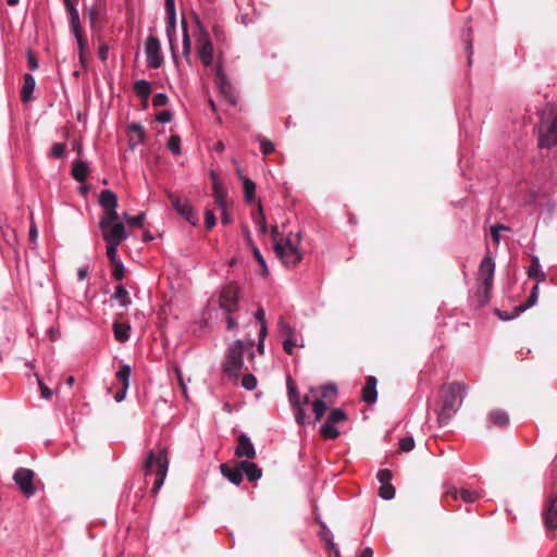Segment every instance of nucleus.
I'll return each mask as SVG.
<instances>
[{
  "mask_svg": "<svg viewBox=\"0 0 557 557\" xmlns=\"http://www.w3.org/2000/svg\"><path fill=\"white\" fill-rule=\"evenodd\" d=\"M34 479L35 472L27 468H18L13 474L14 482L18 486L21 493L26 497H30L36 493Z\"/></svg>",
  "mask_w": 557,
  "mask_h": 557,
  "instance_id": "9",
  "label": "nucleus"
},
{
  "mask_svg": "<svg viewBox=\"0 0 557 557\" xmlns=\"http://www.w3.org/2000/svg\"><path fill=\"white\" fill-rule=\"evenodd\" d=\"M128 132L131 135L128 139V146L131 149H135V147L141 143H144L146 134L144 127L139 123H133L128 126Z\"/></svg>",
  "mask_w": 557,
  "mask_h": 557,
  "instance_id": "24",
  "label": "nucleus"
},
{
  "mask_svg": "<svg viewBox=\"0 0 557 557\" xmlns=\"http://www.w3.org/2000/svg\"><path fill=\"white\" fill-rule=\"evenodd\" d=\"M300 233L289 232L284 238H281V263L286 268H293L302 259L299 248Z\"/></svg>",
  "mask_w": 557,
  "mask_h": 557,
  "instance_id": "5",
  "label": "nucleus"
},
{
  "mask_svg": "<svg viewBox=\"0 0 557 557\" xmlns=\"http://www.w3.org/2000/svg\"><path fill=\"white\" fill-rule=\"evenodd\" d=\"M488 421L494 426H505L509 423V416L506 411L496 409L488 413Z\"/></svg>",
  "mask_w": 557,
  "mask_h": 557,
  "instance_id": "26",
  "label": "nucleus"
},
{
  "mask_svg": "<svg viewBox=\"0 0 557 557\" xmlns=\"http://www.w3.org/2000/svg\"><path fill=\"white\" fill-rule=\"evenodd\" d=\"M131 367L127 364H123L120 370L116 372V379L122 382V386H129V376H131Z\"/></svg>",
  "mask_w": 557,
  "mask_h": 557,
  "instance_id": "35",
  "label": "nucleus"
},
{
  "mask_svg": "<svg viewBox=\"0 0 557 557\" xmlns=\"http://www.w3.org/2000/svg\"><path fill=\"white\" fill-rule=\"evenodd\" d=\"M557 145V106L549 104L541 116L539 135L540 148H552Z\"/></svg>",
  "mask_w": 557,
  "mask_h": 557,
  "instance_id": "4",
  "label": "nucleus"
},
{
  "mask_svg": "<svg viewBox=\"0 0 557 557\" xmlns=\"http://www.w3.org/2000/svg\"><path fill=\"white\" fill-rule=\"evenodd\" d=\"M377 381L374 376L367 377L366 386L362 388V399L368 404H374L377 398L376 392Z\"/></svg>",
  "mask_w": 557,
  "mask_h": 557,
  "instance_id": "23",
  "label": "nucleus"
},
{
  "mask_svg": "<svg viewBox=\"0 0 557 557\" xmlns=\"http://www.w3.org/2000/svg\"><path fill=\"white\" fill-rule=\"evenodd\" d=\"M528 275L530 277L536 278V284H540L545 281L546 274L541 270L537 257H533L532 264L530 265L528 271Z\"/></svg>",
  "mask_w": 557,
  "mask_h": 557,
  "instance_id": "28",
  "label": "nucleus"
},
{
  "mask_svg": "<svg viewBox=\"0 0 557 557\" xmlns=\"http://www.w3.org/2000/svg\"><path fill=\"white\" fill-rule=\"evenodd\" d=\"M166 194L176 212L191 225H197L198 219L189 201L177 194L171 191Z\"/></svg>",
  "mask_w": 557,
  "mask_h": 557,
  "instance_id": "10",
  "label": "nucleus"
},
{
  "mask_svg": "<svg viewBox=\"0 0 557 557\" xmlns=\"http://www.w3.org/2000/svg\"><path fill=\"white\" fill-rule=\"evenodd\" d=\"M27 59H28V65L32 70H37L38 69V62L35 58V55L32 53V52H28L27 54Z\"/></svg>",
  "mask_w": 557,
  "mask_h": 557,
  "instance_id": "62",
  "label": "nucleus"
},
{
  "mask_svg": "<svg viewBox=\"0 0 557 557\" xmlns=\"http://www.w3.org/2000/svg\"><path fill=\"white\" fill-rule=\"evenodd\" d=\"M392 472L387 469H382L377 472V480L382 484H389L392 481Z\"/></svg>",
  "mask_w": 557,
  "mask_h": 557,
  "instance_id": "46",
  "label": "nucleus"
},
{
  "mask_svg": "<svg viewBox=\"0 0 557 557\" xmlns=\"http://www.w3.org/2000/svg\"><path fill=\"white\" fill-rule=\"evenodd\" d=\"M239 287L236 283L227 284L220 294V307L231 314L237 309Z\"/></svg>",
  "mask_w": 557,
  "mask_h": 557,
  "instance_id": "12",
  "label": "nucleus"
},
{
  "mask_svg": "<svg viewBox=\"0 0 557 557\" xmlns=\"http://www.w3.org/2000/svg\"><path fill=\"white\" fill-rule=\"evenodd\" d=\"M447 495H450L454 499H461L465 503H474L480 497L481 494L476 491H470L467 488H457V487H449L446 492Z\"/></svg>",
  "mask_w": 557,
  "mask_h": 557,
  "instance_id": "21",
  "label": "nucleus"
},
{
  "mask_svg": "<svg viewBox=\"0 0 557 557\" xmlns=\"http://www.w3.org/2000/svg\"><path fill=\"white\" fill-rule=\"evenodd\" d=\"M145 218H146V213L141 212V213L137 214L136 216H131L128 219V223L132 225L141 227L144 225Z\"/></svg>",
  "mask_w": 557,
  "mask_h": 557,
  "instance_id": "54",
  "label": "nucleus"
},
{
  "mask_svg": "<svg viewBox=\"0 0 557 557\" xmlns=\"http://www.w3.org/2000/svg\"><path fill=\"white\" fill-rule=\"evenodd\" d=\"M216 83L221 94L233 106L237 103V96L232 84L228 82L226 75L223 73L221 65L216 69Z\"/></svg>",
  "mask_w": 557,
  "mask_h": 557,
  "instance_id": "17",
  "label": "nucleus"
},
{
  "mask_svg": "<svg viewBox=\"0 0 557 557\" xmlns=\"http://www.w3.org/2000/svg\"><path fill=\"white\" fill-rule=\"evenodd\" d=\"M234 455L239 459H253L256 457V449L250 438L246 434H240L237 437V446L235 448Z\"/></svg>",
  "mask_w": 557,
  "mask_h": 557,
  "instance_id": "19",
  "label": "nucleus"
},
{
  "mask_svg": "<svg viewBox=\"0 0 557 557\" xmlns=\"http://www.w3.org/2000/svg\"><path fill=\"white\" fill-rule=\"evenodd\" d=\"M172 112L170 110H163L157 115V121L161 123H168L172 120Z\"/></svg>",
  "mask_w": 557,
  "mask_h": 557,
  "instance_id": "58",
  "label": "nucleus"
},
{
  "mask_svg": "<svg viewBox=\"0 0 557 557\" xmlns=\"http://www.w3.org/2000/svg\"><path fill=\"white\" fill-rule=\"evenodd\" d=\"M119 219H100L99 227L106 243L121 244L127 238L128 234L125 231L123 223L117 222Z\"/></svg>",
  "mask_w": 557,
  "mask_h": 557,
  "instance_id": "7",
  "label": "nucleus"
},
{
  "mask_svg": "<svg viewBox=\"0 0 557 557\" xmlns=\"http://www.w3.org/2000/svg\"><path fill=\"white\" fill-rule=\"evenodd\" d=\"M221 473L233 484L239 485L243 481V474L239 462H237L234 467H231L227 463L220 465Z\"/></svg>",
  "mask_w": 557,
  "mask_h": 557,
  "instance_id": "22",
  "label": "nucleus"
},
{
  "mask_svg": "<svg viewBox=\"0 0 557 557\" xmlns=\"http://www.w3.org/2000/svg\"><path fill=\"white\" fill-rule=\"evenodd\" d=\"M256 319L260 322L261 327L267 326L265 319H264V310L262 308H259L256 311Z\"/></svg>",
  "mask_w": 557,
  "mask_h": 557,
  "instance_id": "61",
  "label": "nucleus"
},
{
  "mask_svg": "<svg viewBox=\"0 0 557 557\" xmlns=\"http://www.w3.org/2000/svg\"><path fill=\"white\" fill-rule=\"evenodd\" d=\"M252 253H253L256 260L258 261V263L261 267V274L262 275H267L268 274V267H267L265 260L263 259L261 252L259 251V249L257 247H253Z\"/></svg>",
  "mask_w": 557,
  "mask_h": 557,
  "instance_id": "43",
  "label": "nucleus"
},
{
  "mask_svg": "<svg viewBox=\"0 0 557 557\" xmlns=\"http://www.w3.org/2000/svg\"><path fill=\"white\" fill-rule=\"evenodd\" d=\"M441 407L437 412L438 423L447 424L457 413L467 394V386L460 382H451L441 387Z\"/></svg>",
  "mask_w": 557,
  "mask_h": 557,
  "instance_id": "1",
  "label": "nucleus"
},
{
  "mask_svg": "<svg viewBox=\"0 0 557 557\" xmlns=\"http://www.w3.org/2000/svg\"><path fill=\"white\" fill-rule=\"evenodd\" d=\"M134 89L136 94L145 99H147L150 95L151 87L147 81L140 79L137 81L134 85Z\"/></svg>",
  "mask_w": 557,
  "mask_h": 557,
  "instance_id": "34",
  "label": "nucleus"
},
{
  "mask_svg": "<svg viewBox=\"0 0 557 557\" xmlns=\"http://www.w3.org/2000/svg\"><path fill=\"white\" fill-rule=\"evenodd\" d=\"M267 333H268L267 326L260 327L259 343H258V350L260 352H263V341H264V337L267 336Z\"/></svg>",
  "mask_w": 557,
  "mask_h": 557,
  "instance_id": "59",
  "label": "nucleus"
},
{
  "mask_svg": "<svg viewBox=\"0 0 557 557\" xmlns=\"http://www.w3.org/2000/svg\"><path fill=\"white\" fill-rule=\"evenodd\" d=\"M127 388L128 387L122 386V389L116 392V394L114 395L115 401L121 403L122 400H124Z\"/></svg>",
  "mask_w": 557,
  "mask_h": 557,
  "instance_id": "63",
  "label": "nucleus"
},
{
  "mask_svg": "<svg viewBox=\"0 0 557 557\" xmlns=\"http://www.w3.org/2000/svg\"><path fill=\"white\" fill-rule=\"evenodd\" d=\"M242 384L248 391H252L257 385V380L252 374H246L243 377Z\"/></svg>",
  "mask_w": 557,
  "mask_h": 557,
  "instance_id": "48",
  "label": "nucleus"
},
{
  "mask_svg": "<svg viewBox=\"0 0 557 557\" xmlns=\"http://www.w3.org/2000/svg\"><path fill=\"white\" fill-rule=\"evenodd\" d=\"M169 450L166 447H160L158 450H149L143 462V472L147 478L154 474L152 494H157L166 478L169 470Z\"/></svg>",
  "mask_w": 557,
  "mask_h": 557,
  "instance_id": "2",
  "label": "nucleus"
},
{
  "mask_svg": "<svg viewBox=\"0 0 557 557\" xmlns=\"http://www.w3.org/2000/svg\"><path fill=\"white\" fill-rule=\"evenodd\" d=\"M326 404L322 399H315L312 404V410L315 414V420H320L326 410Z\"/></svg>",
  "mask_w": 557,
  "mask_h": 557,
  "instance_id": "39",
  "label": "nucleus"
},
{
  "mask_svg": "<svg viewBox=\"0 0 557 557\" xmlns=\"http://www.w3.org/2000/svg\"><path fill=\"white\" fill-rule=\"evenodd\" d=\"M65 148H66V146L63 143L54 144L51 148V157H53L55 159L62 158L64 156Z\"/></svg>",
  "mask_w": 557,
  "mask_h": 557,
  "instance_id": "44",
  "label": "nucleus"
},
{
  "mask_svg": "<svg viewBox=\"0 0 557 557\" xmlns=\"http://www.w3.org/2000/svg\"><path fill=\"white\" fill-rule=\"evenodd\" d=\"M257 140L260 144L261 151L264 156H268L275 150V144L273 141H271L270 139L258 136Z\"/></svg>",
  "mask_w": 557,
  "mask_h": 557,
  "instance_id": "37",
  "label": "nucleus"
},
{
  "mask_svg": "<svg viewBox=\"0 0 557 557\" xmlns=\"http://www.w3.org/2000/svg\"><path fill=\"white\" fill-rule=\"evenodd\" d=\"M504 230H508L506 226L502 225V224H496L494 226H492L491 228V235H492V238L493 240L498 244L499 243V239H500V231H504Z\"/></svg>",
  "mask_w": 557,
  "mask_h": 557,
  "instance_id": "51",
  "label": "nucleus"
},
{
  "mask_svg": "<svg viewBox=\"0 0 557 557\" xmlns=\"http://www.w3.org/2000/svg\"><path fill=\"white\" fill-rule=\"evenodd\" d=\"M113 298L119 300L122 306H127L131 302L128 292L122 284L116 286Z\"/></svg>",
  "mask_w": 557,
  "mask_h": 557,
  "instance_id": "32",
  "label": "nucleus"
},
{
  "mask_svg": "<svg viewBox=\"0 0 557 557\" xmlns=\"http://www.w3.org/2000/svg\"><path fill=\"white\" fill-rule=\"evenodd\" d=\"M544 523L547 530L554 531L557 529V496L549 499V503L544 510Z\"/></svg>",
  "mask_w": 557,
  "mask_h": 557,
  "instance_id": "20",
  "label": "nucleus"
},
{
  "mask_svg": "<svg viewBox=\"0 0 557 557\" xmlns=\"http://www.w3.org/2000/svg\"><path fill=\"white\" fill-rule=\"evenodd\" d=\"M539 298V284H535L531 290V295L528 299V304L522 308V310H525L532 306H534Z\"/></svg>",
  "mask_w": 557,
  "mask_h": 557,
  "instance_id": "45",
  "label": "nucleus"
},
{
  "mask_svg": "<svg viewBox=\"0 0 557 557\" xmlns=\"http://www.w3.org/2000/svg\"><path fill=\"white\" fill-rule=\"evenodd\" d=\"M197 51L198 55L201 60V62L209 66L212 64L213 61V45L209 37V34L203 30L199 29L197 35Z\"/></svg>",
  "mask_w": 557,
  "mask_h": 557,
  "instance_id": "13",
  "label": "nucleus"
},
{
  "mask_svg": "<svg viewBox=\"0 0 557 557\" xmlns=\"http://www.w3.org/2000/svg\"><path fill=\"white\" fill-rule=\"evenodd\" d=\"M35 89V79L30 74H25L24 85L21 90V98L23 102H27L32 98V94Z\"/></svg>",
  "mask_w": 557,
  "mask_h": 557,
  "instance_id": "27",
  "label": "nucleus"
},
{
  "mask_svg": "<svg viewBox=\"0 0 557 557\" xmlns=\"http://www.w3.org/2000/svg\"><path fill=\"white\" fill-rule=\"evenodd\" d=\"M108 51H109V48L107 45H102L100 48H99V58L104 61L107 58H108Z\"/></svg>",
  "mask_w": 557,
  "mask_h": 557,
  "instance_id": "64",
  "label": "nucleus"
},
{
  "mask_svg": "<svg viewBox=\"0 0 557 557\" xmlns=\"http://www.w3.org/2000/svg\"><path fill=\"white\" fill-rule=\"evenodd\" d=\"M145 51L148 59L149 66L152 69H158L161 66L163 58L161 55V47L160 41L156 37H148L146 45H145Z\"/></svg>",
  "mask_w": 557,
  "mask_h": 557,
  "instance_id": "16",
  "label": "nucleus"
},
{
  "mask_svg": "<svg viewBox=\"0 0 557 557\" xmlns=\"http://www.w3.org/2000/svg\"><path fill=\"white\" fill-rule=\"evenodd\" d=\"M253 342L235 341L228 349L225 361L223 362V373L228 379H237L244 368L243 356L246 350H251Z\"/></svg>",
  "mask_w": 557,
  "mask_h": 557,
  "instance_id": "3",
  "label": "nucleus"
},
{
  "mask_svg": "<svg viewBox=\"0 0 557 557\" xmlns=\"http://www.w3.org/2000/svg\"><path fill=\"white\" fill-rule=\"evenodd\" d=\"M288 400L292 407L295 409L296 421L300 424L305 422V413L302 406L309 403V396L306 395L300 399L295 382L289 375L286 377Z\"/></svg>",
  "mask_w": 557,
  "mask_h": 557,
  "instance_id": "8",
  "label": "nucleus"
},
{
  "mask_svg": "<svg viewBox=\"0 0 557 557\" xmlns=\"http://www.w3.org/2000/svg\"><path fill=\"white\" fill-rule=\"evenodd\" d=\"M114 269H113V277L117 281H121L123 277H124V267L122 264V262H115V263H112Z\"/></svg>",
  "mask_w": 557,
  "mask_h": 557,
  "instance_id": "53",
  "label": "nucleus"
},
{
  "mask_svg": "<svg viewBox=\"0 0 557 557\" xmlns=\"http://www.w3.org/2000/svg\"><path fill=\"white\" fill-rule=\"evenodd\" d=\"M239 465L242 469V474L245 473L249 481H256L262 474L261 469L255 462L244 460L239 461Z\"/></svg>",
  "mask_w": 557,
  "mask_h": 557,
  "instance_id": "25",
  "label": "nucleus"
},
{
  "mask_svg": "<svg viewBox=\"0 0 557 557\" xmlns=\"http://www.w3.org/2000/svg\"><path fill=\"white\" fill-rule=\"evenodd\" d=\"M345 420H347V414L343 409L335 408V409L331 410V412L327 417V420L321 426V435L324 438H329V440L337 438L339 435V432L334 426V424L343 422Z\"/></svg>",
  "mask_w": 557,
  "mask_h": 557,
  "instance_id": "11",
  "label": "nucleus"
},
{
  "mask_svg": "<svg viewBox=\"0 0 557 557\" xmlns=\"http://www.w3.org/2000/svg\"><path fill=\"white\" fill-rule=\"evenodd\" d=\"M281 335L284 336L283 348L292 355L295 347H304V341L287 325L281 323Z\"/></svg>",
  "mask_w": 557,
  "mask_h": 557,
  "instance_id": "18",
  "label": "nucleus"
},
{
  "mask_svg": "<svg viewBox=\"0 0 557 557\" xmlns=\"http://www.w3.org/2000/svg\"><path fill=\"white\" fill-rule=\"evenodd\" d=\"M205 223H206V227L208 230H211L212 227H214L216 220H215L214 213L211 210H207L205 212Z\"/></svg>",
  "mask_w": 557,
  "mask_h": 557,
  "instance_id": "52",
  "label": "nucleus"
},
{
  "mask_svg": "<svg viewBox=\"0 0 557 557\" xmlns=\"http://www.w3.org/2000/svg\"><path fill=\"white\" fill-rule=\"evenodd\" d=\"M494 272V260L490 256L484 257L479 267V280L482 282V289L479 290V302L481 306H484L490 300Z\"/></svg>",
  "mask_w": 557,
  "mask_h": 557,
  "instance_id": "6",
  "label": "nucleus"
},
{
  "mask_svg": "<svg viewBox=\"0 0 557 557\" xmlns=\"http://www.w3.org/2000/svg\"><path fill=\"white\" fill-rule=\"evenodd\" d=\"M87 173H88V166L84 161L77 160L73 164L72 175L77 182H83L86 178Z\"/></svg>",
  "mask_w": 557,
  "mask_h": 557,
  "instance_id": "30",
  "label": "nucleus"
},
{
  "mask_svg": "<svg viewBox=\"0 0 557 557\" xmlns=\"http://www.w3.org/2000/svg\"><path fill=\"white\" fill-rule=\"evenodd\" d=\"M38 385L40 388L41 397L45 399H50L52 397V391L40 379H38Z\"/></svg>",
  "mask_w": 557,
  "mask_h": 557,
  "instance_id": "56",
  "label": "nucleus"
},
{
  "mask_svg": "<svg viewBox=\"0 0 557 557\" xmlns=\"http://www.w3.org/2000/svg\"><path fill=\"white\" fill-rule=\"evenodd\" d=\"M174 371H175V374L177 376L178 384H180V386L182 388L183 395L187 399L188 398L187 387H186V384H185V381H184V377H183V374H182V371H181L180 367L175 366L174 367Z\"/></svg>",
  "mask_w": 557,
  "mask_h": 557,
  "instance_id": "49",
  "label": "nucleus"
},
{
  "mask_svg": "<svg viewBox=\"0 0 557 557\" xmlns=\"http://www.w3.org/2000/svg\"><path fill=\"white\" fill-rule=\"evenodd\" d=\"M168 149L174 154H181V138L178 135H172L168 141Z\"/></svg>",
  "mask_w": 557,
  "mask_h": 557,
  "instance_id": "40",
  "label": "nucleus"
},
{
  "mask_svg": "<svg viewBox=\"0 0 557 557\" xmlns=\"http://www.w3.org/2000/svg\"><path fill=\"white\" fill-rule=\"evenodd\" d=\"M120 244L115 243H107V256L110 259L111 263L120 262L117 259V246Z\"/></svg>",
  "mask_w": 557,
  "mask_h": 557,
  "instance_id": "41",
  "label": "nucleus"
},
{
  "mask_svg": "<svg viewBox=\"0 0 557 557\" xmlns=\"http://www.w3.org/2000/svg\"><path fill=\"white\" fill-rule=\"evenodd\" d=\"M165 10L169 16L168 34L175 28V5L174 0H165Z\"/></svg>",
  "mask_w": 557,
  "mask_h": 557,
  "instance_id": "33",
  "label": "nucleus"
},
{
  "mask_svg": "<svg viewBox=\"0 0 557 557\" xmlns=\"http://www.w3.org/2000/svg\"><path fill=\"white\" fill-rule=\"evenodd\" d=\"M243 234H244V237H245V239H246V242H247L248 246H249V247L251 248V250H252V249H253V247H256V246H255V244H253V242H252V238H251L250 232H249V230H248L246 226H244V227H243Z\"/></svg>",
  "mask_w": 557,
  "mask_h": 557,
  "instance_id": "60",
  "label": "nucleus"
},
{
  "mask_svg": "<svg viewBox=\"0 0 557 557\" xmlns=\"http://www.w3.org/2000/svg\"><path fill=\"white\" fill-rule=\"evenodd\" d=\"M70 15H71V27L75 35V38L77 40L78 45V52H79V61L82 64L85 63L84 53L87 48V42L85 37L83 36V30L79 23V15L77 10L74 7L70 8Z\"/></svg>",
  "mask_w": 557,
  "mask_h": 557,
  "instance_id": "15",
  "label": "nucleus"
},
{
  "mask_svg": "<svg viewBox=\"0 0 557 557\" xmlns=\"http://www.w3.org/2000/svg\"><path fill=\"white\" fill-rule=\"evenodd\" d=\"M336 392H337V388L334 384H327V385L323 386V388H322V397L329 398L331 396H335Z\"/></svg>",
  "mask_w": 557,
  "mask_h": 557,
  "instance_id": "55",
  "label": "nucleus"
},
{
  "mask_svg": "<svg viewBox=\"0 0 557 557\" xmlns=\"http://www.w3.org/2000/svg\"><path fill=\"white\" fill-rule=\"evenodd\" d=\"M99 205L104 210L101 219H119L116 212L117 197L112 190L104 189L100 193Z\"/></svg>",
  "mask_w": 557,
  "mask_h": 557,
  "instance_id": "14",
  "label": "nucleus"
},
{
  "mask_svg": "<svg viewBox=\"0 0 557 557\" xmlns=\"http://www.w3.org/2000/svg\"><path fill=\"white\" fill-rule=\"evenodd\" d=\"M414 447V441L412 437L407 436L399 441V449L404 453L411 451Z\"/></svg>",
  "mask_w": 557,
  "mask_h": 557,
  "instance_id": "42",
  "label": "nucleus"
},
{
  "mask_svg": "<svg viewBox=\"0 0 557 557\" xmlns=\"http://www.w3.org/2000/svg\"><path fill=\"white\" fill-rule=\"evenodd\" d=\"M183 27H184V36H183V53L184 55H189L190 53V38L187 34V30H186V27H185V22H183Z\"/></svg>",
  "mask_w": 557,
  "mask_h": 557,
  "instance_id": "50",
  "label": "nucleus"
},
{
  "mask_svg": "<svg viewBox=\"0 0 557 557\" xmlns=\"http://www.w3.org/2000/svg\"><path fill=\"white\" fill-rule=\"evenodd\" d=\"M213 197L215 203L224 210V208H226V189L222 184H215V188H213Z\"/></svg>",
  "mask_w": 557,
  "mask_h": 557,
  "instance_id": "31",
  "label": "nucleus"
},
{
  "mask_svg": "<svg viewBox=\"0 0 557 557\" xmlns=\"http://www.w3.org/2000/svg\"><path fill=\"white\" fill-rule=\"evenodd\" d=\"M395 493H396V491H395V487L392 485V483L382 484L379 488L380 496L385 500L393 499L395 497Z\"/></svg>",
  "mask_w": 557,
  "mask_h": 557,
  "instance_id": "38",
  "label": "nucleus"
},
{
  "mask_svg": "<svg viewBox=\"0 0 557 557\" xmlns=\"http://www.w3.org/2000/svg\"><path fill=\"white\" fill-rule=\"evenodd\" d=\"M168 103V97L165 94H157L152 99L154 107H163Z\"/></svg>",
  "mask_w": 557,
  "mask_h": 557,
  "instance_id": "57",
  "label": "nucleus"
},
{
  "mask_svg": "<svg viewBox=\"0 0 557 557\" xmlns=\"http://www.w3.org/2000/svg\"><path fill=\"white\" fill-rule=\"evenodd\" d=\"M256 223L258 224L259 226V232L262 233V234H265L267 233V222H265V218L262 213V207L261 205H259V214L256 219Z\"/></svg>",
  "mask_w": 557,
  "mask_h": 557,
  "instance_id": "47",
  "label": "nucleus"
},
{
  "mask_svg": "<svg viewBox=\"0 0 557 557\" xmlns=\"http://www.w3.org/2000/svg\"><path fill=\"white\" fill-rule=\"evenodd\" d=\"M131 326L127 323H117L113 324L114 337L116 341L124 343L129 337Z\"/></svg>",
  "mask_w": 557,
  "mask_h": 557,
  "instance_id": "29",
  "label": "nucleus"
},
{
  "mask_svg": "<svg viewBox=\"0 0 557 557\" xmlns=\"http://www.w3.org/2000/svg\"><path fill=\"white\" fill-rule=\"evenodd\" d=\"M244 183V196L248 202L255 197L256 184L249 178H243Z\"/></svg>",
  "mask_w": 557,
  "mask_h": 557,
  "instance_id": "36",
  "label": "nucleus"
}]
</instances>
